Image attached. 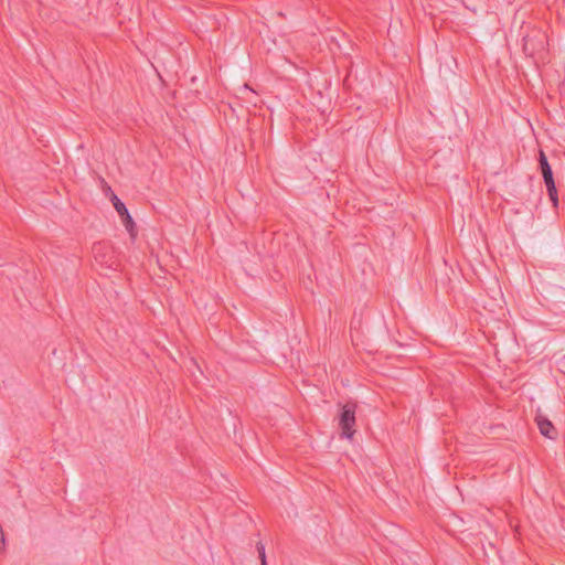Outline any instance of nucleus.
<instances>
[{
	"label": "nucleus",
	"instance_id": "nucleus-1",
	"mask_svg": "<svg viewBox=\"0 0 565 565\" xmlns=\"http://www.w3.org/2000/svg\"><path fill=\"white\" fill-rule=\"evenodd\" d=\"M106 195H109L110 201L120 216L124 226L126 227L127 232L129 233L130 237L135 241L137 237V231H136V224L126 207L125 203L120 201V199L111 191L110 186L105 188Z\"/></svg>",
	"mask_w": 565,
	"mask_h": 565
},
{
	"label": "nucleus",
	"instance_id": "nucleus-2",
	"mask_svg": "<svg viewBox=\"0 0 565 565\" xmlns=\"http://www.w3.org/2000/svg\"><path fill=\"white\" fill-rule=\"evenodd\" d=\"M355 409L356 404L348 403L343 406L340 415L339 426L341 428V435L348 439H351L355 433Z\"/></svg>",
	"mask_w": 565,
	"mask_h": 565
},
{
	"label": "nucleus",
	"instance_id": "nucleus-3",
	"mask_svg": "<svg viewBox=\"0 0 565 565\" xmlns=\"http://www.w3.org/2000/svg\"><path fill=\"white\" fill-rule=\"evenodd\" d=\"M546 36L541 31H533L523 36V52L527 56H534L545 50Z\"/></svg>",
	"mask_w": 565,
	"mask_h": 565
},
{
	"label": "nucleus",
	"instance_id": "nucleus-4",
	"mask_svg": "<svg viewBox=\"0 0 565 565\" xmlns=\"http://www.w3.org/2000/svg\"><path fill=\"white\" fill-rule=\"evenodd\" d=\"M536 424L541 431V434L550 439H555L556 437V429L551 420H548L546 417L542 415H536Z\"/></svg>",
	"mask_w": 565,
	"mask_h": 565
},
{
	"label": "nucleus",
	"instance_id": "nucleus-5",
	"mask_svg": "<svg viewBox=\"0 0 565 565\" xmlns=\"http://www.w3.org/2000/svg\"><path fill=\"white\" fill-rule=\"evenodd\" d=\"M539 163L544 179V183L554 182L552 168L543 150H540Z\"/></svg>",
	"mask_w": 565,
	"mask_h": 565
},
{
	"label": "nucleus",
	"instance_id": "nucleus-6",
	"mask_svg": "<svg viewBox=\"0 0 565 565\" xmlns=\"http://www.w3.org/2000/svg\"><path fill=\"white\" fill-rule=\"evenodd\" d=\"M546 185V189H547V193H548V196L553 203V206L554 207H557L558 206V196H557V190H556V186H555V181L554 182H550V183H545Z\"/></svg>",
	"mask_w": 565,
	"mask_h": 565
},
{
	"label": "nucleus",
	"instance_id": "nucleus-7",
	"mask_svg": "<svg viewBox=\"0 0 565 565\" xmlns=\"http://www.w3.org/2000/svg\"><path fill=\"white\" fill-rule=\"evenodd\" d=\"M257 551H258V554H259V558H260L262 565H267V563H266V554H265V546L262 543L257 544Z\"/></svg>",
	"mask_w": 565,
	"mask_h": 565
}]
</instances>
